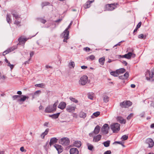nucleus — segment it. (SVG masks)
Returning <instances> with one entry per match:
<instances>
[{
	"instance_id": "2",
	"label": "nucleus",
	"mask_w": 154,
	"mask_h": 154,
	"mask_svg": "<svg viewBox=\"0 0 154 154\" xmlns=\"http://www.w3.org/2000/svg\"><path fill=\"white\" fill-rule=\"evenodd\" d=\"M146 79L149 81H153L154 79V69L148 70L145 74Z\"/></svg>"
},
{
	"instance_id": "20",
	"label": "nucleus",
	"mask_w": 154,
	"mask_h": 154,
	"mask_svg": "<svg viewBox=\"0 0 154 154\" xmlns=\"http://www.w3.org/2000/svg\"><path fill=\"white\" fill-rule=\"evenodd\" d=\"M73 145L74 146L79 148L81 146L82 143L80 141L76 140L74 142Z\"/></svg>"
},
{
	"instance_id": "30",
	"label": "nucleus",
	"mask_w": 154,
	"mask_h": 154,
	"mask_svg": "<svg viewBox=\"0 0 154 154\" xmlns=\"http://www.w3.org/2000/svg\"><path fill=\"white\" fill-rule=\"evenodd\" d=\"M18 41L20 42L24 43L27 41V39L25 38L20 37L18 39Z\"/></svg>"
},
{
	"instance_id": "50",
	"label": "nucleus",
	"mask_w": 154,
	"mask_h": 154,
	"mask_svg": "<svg viewBox=\"0 0 154 154\" xmlns=\"http://www.w3.org/2000/svg\"><path fill=\"white\" fill-rule=\"evenodd\" d=\"M141 22H139L136 28H137V29H138L139 28H140V27L141 26Z\"/></svg>"
},
{
	"instance_id": "24",
	"label": "nucleus",
	"mask_w": 154,
	"mask_h": 154,
	"mask_svg": "<svg viewBox=\"0 0 154 154\" xmlns=\"http://www.w3.org/2000/svg\"><path fill=\"white\" fill-rule=\"evenodd\" d=\"M117 119L118 120L121 124H125L126 123L125 120L123 119L121 117H119Z\"/></svg>"
},
{
	"instance_id": "1",
	"label": "nucleus",
	"mask_w": 154,
	"mask_h": 154,
	"mask_svg": "<svg viewBox=\"0 0 154 154\" xmlns=\"http://www.w3.org/2000/svg\"><path fill=\"white\" fill-rule=\"evenodd\" d=\"M12 98L13 100L17 99V102L19 104H21L23 102H24L26 99H28L29 97L26 95H14L12 97Z\"/></svg>"
},
{
	"instance_id": "45",
	"label": "nucleus",
	"mask_w": 154,
	"mask_h": 154,
	"mask_svg": "<svg viewBox=\"0 0 154 154\" xmlns=\"http://www.w3.org/2000/svg\"><path fill=\"white\" fill-rule=\"evenodd\" d=\"M100 112H99V111L96 112H94L93 114V115L96 117H97L99 115H100Z\"/></svg>"
},
{
	"instance_id": "57",
	"label": "nucleus",
	"mask_w": 154,
	"mask_h": 154,
	"mask_svg": "<svg viewBox=\"0 0 154 154\" xmlns=\"http://www.w3.org/2000/svg\"><path fill=\"white\" fill-rule=\"evenodd\" d=\"M34 54V52L33 51H32L30 53V59H31V58L32 57V56Z\"/></svg>"
},
{
	"instance_id": "63",
	"label": "nucleus",
	"mask_w": 154,
	"mask_h": 154,
	"mask_svg": "<svg viewBox=\"0 0 154 154\" xmlns=\"http://www.w3.org/2000/svg\"><path fill=\"white\" fill-rule=\"evenodd\" d=\"M30 60H31V59H30V58L28 60L26 61L25 62V63H24L25 64H26L29 63V62L30 61Z\"/></svg>"
},
{
	"instance_id": "27",
	"label": "nucleus",
	"mask_w": 154,
	"mask_h": 154,
	"mask_svg": "<svg viewBox=\"0 0 154 154\" xmlns=\"http://www.w3.org/2000/svg\"><path fill=\"white\" fill-rule=\"evenodd\" d=\"M49 130V129H47L45 131L41 134V136L42 139L44 138L45 136L48 134Z\"/></svg>"
},
{
	"instance_id": "47",
	"label": "nucleus",
	"mask_w": 154,
	"mask_h": 154,
	"mask_svg": "<svg viewBox=\"0 0 154 154\" xmlns=\"http://www.w3.org/2000/svg\"><path fill=\"white\" fill-rule=\"evenodd\" d=\"M41 93V91L38 90L35 91L34 93V95H39Z\"/></svg>"
},
{
	"instance_id": "18",
	"label": "nucleus",
	"mask_w": 154,
	"mask_h": 154,
	"mask_svg": "<svg viewBox=\"0 0 154 154\" xmlns=\"http://www.w3.org/2000/svg\"><path fill=\"white\" fill-rule=\"evenodd\" d=\"M101 135L100 134L94 136L93 137V142H98L101 139Z\"/></svg>"
},
{
	"instance_id": "60",
	"label": "nucleus",
	"mask_w": 154,
	"mask_h": 154,
	"mask_svg": "<svg viewBox=\"0 0 154 154\" xmlns=\"http://www.w3.org/2000/svg\"><path fill=\"white\" fill-rule=\"evenodd\" d=\"M88 97L89 99L91 100H93V97L91 95H88Z\"/></svg>"
},
{
	"instance_id": "36",
	"label": "nucleus",
	"mask_w": 154,
	"mask_h": 154,
	"mask_svg": "<svg viewBox=\"0 0 154 154\" xmlns=\"http://www.w3.org/2000/svg\"><path fill=\"white\" fill-rule=\"evenodd\" d=\"M146 37V36L145 35L144 36L143 34H140L138 36V38H139L145 39Z\"/></svg>"
},
{
	"instance_id": "41",
	"label": "nucleus",
	"mask_w": 154,
	"mask_h": 154,
	"mask_svg": "<svg viewBox=\"0 0 154 154\" xmlns=\"http://www.w3.org/2000/svg\"><path fill=\"white\" fill-rule=\"evenodd\" d=\"M69 99L71 100L75 103H76L78 102V101L76 99H75L73 97H70Z\"/></svg>"
},
{
	"instance_id": "56",
	"label": "nucleus",
	"mask_w": 154,
	"mask_h": 154,
	"mask_svg": "<svg viewBox=\"0 0 154 154\" xmlns=\"http://www.w3.org/2000/svg\"><path fill=\"white\" fill-rule=\"evenodd\" d=\"M133 114L132 113L130 114L127 117V119H129L131 118V117L133 116Z\"/></svg>"
},
{
	"instance_id": "12",
	"label": "nucleus",
	"mask_w": 154,
	"mask_h": 154,
	"mask_svg": "<svg viewBox=\"0 0 154 154\" xmlns=\"http://www.w3.org/2000/svg\"><path fill=\"white\" fill-rule=\"evenodd\" d=\"M69 34L68 32L67 33H64V32L61 35L62 36V37L64 38L63 40V42H67V40L69 39Z\"/></svg>"
},
{
	"instance_id": "26",
	"label": "nucleus",
	"mask_w": 154,
	"mask_h": 154,
	"mask_svg": "<svg viewBox=\"0 0 154 154\" xmlns=\"http://www.w3.org/2000/svg\"><path fill=\"white\" fill-rule=\"evenodd\" d=\"M110 74L115 77H117L119 75V74L118 72V71L117 70L116 71H112L110 73Z\"/></svg>"
},
{
	"instance_id": "6",
	"label": "nucleus",
	"mask_w": 154,
	"mask_h": 154,
	"mask_svg": "<svg viewBox=\"0 0 154 154\" xmlns=\"http://www.w3.org/2000/svg\"><path fill=\"white\" fill-rule=\"evenodd\" d=\"M109 127L107 124H105L101 128V131L103 134H106L109 132Z\"/></svg>"
},
{
	"instance_id": "44",
	"label": "nucleus",
	"mask_w": 154,
	"mask_h": 154,
	"mask_svg": "<svg viewBox=\"0 0 154 154\" xmlns=\"http://www.w3.org/2000/svg\"><path fill=\"white\" fill-rule=\"evenodd\" d=\"M39 20L41 22L44 24L46 22V20H45L41 18H39Z\"/></svg>"
},
{
	"instance_id": "22",
	"label": "nucleus",
	"mask_w": 154,
	"mask_h": 154,
	"mask_svg": "<svg viewBox=\"0 0 154 154\" xmlns=\"http://www.w3.org/2000/svg\"><path fill=\"white\" fill-rule=\"evenodd\" d=\"M6 21L8 23L10 24L12 22L11 15L10 14H8L6 15Z\"/></svg>"
},
{
	"instance_id": "3",
	"label": "nucleus",
	"mask_w": 154,
	"mask_h": 154,
	"mask_svg": "<svg viewBox=\"0 0 154 154\" xmlns=\"http://www.w3.org/2000/svg\"><path fill=\"white\" fill-rule=\"evenodd\" d=\"M113 133H117L120 130V125L118 123H115L110 126Z\"/></svg>"
},
{
	"instance_id": "23",
	"label": "nucleus",
	"mask_w": 154,
	"mask_h": 154,
	"mask_svg": "<svg viewBox=\"0 0 154 154\" xmlns=\"http://www.w3.org/2000/svg\"><path fill=\"white\" fill-rule=\"evenodd\" d=\"M60 114V113L58 112L56 114H54L51 115H49V117H51L53 119H56L58 117Z\"/></svg>"
},
{
	"instance_id": "5",
	"label": "nucleus",
	"mask_w": 154,
	"mask_h": 154,
	"mask_svg": "<svg viewBox=\"0 0 154 154\" xmlns=\"http://www.w3.org/2000/svg\"><path fill=\"white\" fill-rule=\"evenodd\" d=\"M132 104V103L129 101H124L120 103V105L122 108H128Z\"/></svg>"
},
{
	"instance_id": "46",
	"label": "nucleus",
	"mask_w": 154,
	"mask_h": 154,
	"mask_svg": "<svg viewBox=\"0 0 154 154\" xmlns=\"http://www.w3.org/2000/svg\"><path fill=\"white\" fill-rule=\"evenodd\" d=\"M50 4V3L49 2H44L42 3V6L43 7L44 6L48 5Z\"/></svg>"
},
{
	"instance_id": "21",
	"label": "nucleus",
	"mask_w": 154,
	"mask_h": 154,
	"mask_svg": "<svg viewBox=\"0 0 154 154\" xmlns=\"http://www.w3.org/2000/svg\"><path fill=\"white\" fill-rule=\"evenodd\" d=\"M100 127L98 125H97L93 131V133H94L95 134H98L100 132Z\"/></svg>"
},
{
	"instance_id": "40",
	"label": "nucleus",
	"mask_w": 154,
	"mask_h": 154,
	"mask_svg": "<svg viewBox=\"0 0 154 154\" xmlns=\"http://www.w3.org/2000/svg\"><path fill=\"white\" fill-rule=\"evenodd\" d=\"M129 76V73L128 72H126L123 75V76L124 77L125 79H127Z\"/></svg>"
},
{
	"instance_id": "10",
	"label": "nucleus",
	"mask_w": 154,
	"mask_h": 154,
	"mask_svg": "<svg viewBox=\"0 0 154 154\" xmlns=\"http://www.w3.org/2000/svg\"><path fill=\"white\" fill-rule=\"evenodd\" d=\"M54 146L57 150L58 154L60 153L63 151V148L61 145L58 144H55L54 145Z\"/></svg>"
},
{
	"instance_id": "17",
	"label": "nucleus",
	"mask_w": 154,
	"mask_h": 154,
	"mask_svg": "<svg viewBox=\"0 0 154 154\" xmlns=\"http://www.w3.org/2000/svg\"><path fill=\"white\" fill-rule=\"evenodd\" d=\"M16 49L15 48L11 47L5 51H4L3 53V56L7 54L11 51H14L15 49Z\"/></svg>"
},
{
	"instance_id": "53",
	"label": "nucleus",
	"mask_w": 154,
	"mask_h": 154,
	"mask_svg": "<svg viewBox=\"0 0 154 154\" xmlns=\"http://www.w3.org/2000/svg\"><path fill=\"white\" fill-rule=\"evenodd\" d=\"M124 41H121L120 42H119V43H118L117 44L115 45L114 47H113V48H114L115 47H116L117 46H120V43L122 42H124Z\"/></svg>"
},
{
	"instance_id": "16",
	"label": "nucleus",
	"mask_w": 154,
	"mask_h": 154,
	"mask_svg": "<svg viewBox=\"0 0 154 154\" xmlns=\"http://www.w3.org/2000/svg\"><path fill=\"white\" fill-rule=\"evenodd\" d=\"M58 139L56 137H53L50 139L49 142V145L50 146L53 144L56 143H57Z\"/></svg>"
},
{
	"instance_id": "15",
	"label": "nucleus",
	"mask_w": 154,
	"mask_h": 154,
	"mask_svg": "<svg viewBox=\"0 0 154 154\" xmlns=\"http://www.w3.org/2000/svg\"><path fill=\"white\" fill-rule=\"evenodd\" d=\"M70 154H79L78 149L75 148H73L70 149L69 150Z\"/></svg>"
},
{
	"instance_id": "29",
	"label": "nucleus",
	"mask_w": 154,
	"mask_h": 154,
	"mask_svg": "<svg viewBox=\"0 0 154 154\" xmlns=\"http://www.w3.org/2000/svg\"><path fill=\"white\" fill-rule=\"evenodd\" d=\"M79 116L81 118L84 119L86 116V114L83 112H81L79 114Z\"/></svg>"
},
{
	"instance_id": "58",
	"label": "nucleus",
	"mask_w": 154,
	"mask_h": 154,
	"mask_svg": "<svg viewBox=\"0 0 154 154\" xmlns=\"http://www.w3.org/2000/svg\"><path fill=\"white\" fill-rule=\"evenodd\" d=\"M123 64H124L125 66H126L127 64V62L123 60L122 61H121Z\"/></svg>"
},
{
	"instance_id": "32",
	"label": "nucleus",
	"mask_w": 154,
	"mask_h": 154,
	"mask_svg": "<svg viewBox=\"0 0 154 154\" xmlns=\"http://www.w3.org/2000/svg\"><path fill=\"white\" fill-rule=\"evenodd\" d=\"M110 143V141L109 140H107L104 142L103 143L104 146L106 147H108L109 146Z\"/></svg>"
},
{
	"instance_id": "49",
	"label": "nucleus",
	"mask_w": 154,
	"mask_h": 154,
	"mask_svg": "<svg viewBox=\"0 0 154 154\" xmlns=\"http://www.w3.org/2000/svg\"><path fill=\"white\" fill-rule=\"evenodd\" d=\"M115 143H118V144H121V145H122L124 147L125 146L123 144V143L121 141H116L115 142Z\"/></svg>"
},
{
	"instance_id": "61",
	"label": "nucleus",
	"mask_w": 154,
	"mask_h": 154,
	"mask_svg": "<svg viewBox=\"0 0 154 154\" xmlns=\"http://www.w3.org/2000/svg\"><path fill=\"white\" fill-rule=\"evenodd\" d=\"M17 94L19 95H22V92L21 91H17Z\"/></svg>"
},
{
	"instance_id": "54",
	"label": "nucleus",
	"mask_w": 154,
	"mask_h": 154,
	"mask_svg": "<svg viewBox=\"0 0 154 154\" xmlns=\"http://www.w3.org/2000/svg\"><path fill=\"white\" fill-rule=\"evenodd\" d=\"M94 56L93 55H91L89 56L90 59L92 60H94Z\"/></svg>"
},
{
	"instance_id": "64",
	"label": "nucleus",
	"mask_w": 154,
	"mask_h": 154,
	"mask_svg": "<svg viewBox=\"0 0 154 154\" xmlns=\"http://www.w3.org/2000/svg\"><path fill=\"white\" fill-rule=\"evenodd\" d=\"M119 78L120 79H124V77L123 76V75H121L119 76Z\"/></svg>"
},
{
	"instance_id": "55",
	"label": "nucleus",
	"mask_w": 154,
	"mask_h": 154,
	"mask_svg": "<svg viewBox=\"0 0 154 154\" xmlns=\"http://www.w3.org/2000/svg\"><path fill=\"white\" fill-rule=\"evenodd\" d=\"M52 106L53 107V108L54 109V110L55 111L56 110V106H57V104H56V103H54L53 106L52 105Z\"/></svg>"
},
{
	"instance_id": "62",
	"label": "nucleus",
	"mask_w": 154,
	"mask_h": 154,
	"mask_svg": "<svg viewBox=\"0 0 154 154\" xmlns=\"http://www.w3.org/2000/svg\"><path fill=\"white\" fill-rule=\"evenodd\" d=\"M81 68L82 69H85L87 68V66H81Z\"/></svg>"
},
{
	"instance_id": "8",
	"label": "nucleus",
	"mask_w": 154,
	"mask_h": 154,
	"mask_svg": "<svg viewBox=\"0 0 154 154\" xmlns=\"http://www.w3.org/2000/svg\"><path fill=\"white\" fill-rule=\"evenodd\" d=\"M133 54L131 52H129L128 53L125 54L123 55H117L118 58H125L127 59H130L131 58V56Z\"/></svg>"
},
{
	"instance_id": "42",
	"label": "nucleus",
	"mask_w": 154,
	"mask_h": 154,
	"mask_svg": "<svg viewBox=\"0 0 154 154\" xmlns=\"http://www.w3.org/2000/svg\"><path fill=\"white\" fill-rule=\"evenodd\" d=\"M7 63H8V66L10 67L11 69L12 70L13 68L14 65L13 64H11L10 62L9 61Z\"/></svg>"
},
{
	"instance_id": "25",
	"label": "nucleus",
	"mask_w": 154,
	"mask_h": 154,
	"mask_svg": "<svg viewBox=\"0 0 154 154\" xmlns=\"http://www.w3.org/2000/svg\"><path fill=\"white\" fill-rule=\"evenodd\" d=\"M105 57H104L100 58L99 60V63L101 65H103L105 62Z\"/></svg>"
},
{
	"instance_id": "14",
	"label": "nucleus",
	"mask_w": 154,
	"mask_h": 154,
	"mask_svg": "<svg viewBox=\"0 0 154 154\" xmlns=\"http://www.w3.org/2000/svg\"><path fill=\"white\" fill-rule=\"evenodd\" d=\"M55 111L53 108L52 105H49L45 109V112H46L50 113L53 111Z\"/></svg>"
},
{
	"instance_id": "7",
	"label": "nucleus",
	"mask_w": 154,
	"mask_h": 154,
	"mask_svg": "<svg viewBox=\"0 0 154 154\" xmlns=\"http://www.w3.org/2000/svg\"><path fill=\"white\" fill-rule=\"evenodd\" d=\"M60 143L62 145L67 146L69 144V140L67 137L63 138L60 140Z\"/></svg>"
},
{
	"instance_id": "43",
	"label": "nucleus",
	"mask_w": 154,
	"mask_h": 154,
	"mask_svg": "<svg viewBox=\"0 0 154 154\" xmlns=\"http://www.w3.org/2000/svg\"><path fill=\"white\" fill-rule=\"evenodd\" d=\"M69 65L70 66H71L73 68H74L75 66V63L74 62L71 61L69 63Z\"/></svg>"
},
{
	"instance_id": "51",
	"label": "nucleus",
	"mask_w": 154,
	"mask_h": 154,
	"mask_svg": "<svg viewBox=\"0 0 154 154\" xmlns=\"http://www.w3.org/2000/svg\"><path fill=\"white\" fill-rule=\"evenodd\" d=\"M90 50V48L88 47L84 48V50L86 51H89Z\"/></svg>"
},
{
	"instance_id": "48",
	"label": "nucleus",
	"mask_w": 154,
	"mask_h": 154,
	"mask_svg": "<svg viewBox=\"0 0 154 154\" xmlns=\"http://www.w3.org/2000/svg\"><path fill=\"white\" fill-rule=\"evenodd\" d=\"M20 22L17 20H15L14 22V24L17 26H20Z\"/></svg>"
},
{
	"instance_id": "9",
	"label": "nucleus",
	"mask_w": 154,
	"mask_h": 154,
	"mask_svg": "<svg viewBox=\"0 0 154 154\" xmlns=\"http://www.w3.org/2000/svg\"><path fill=\"white\" fill-rule=\"evenodd\" d=\"M118 5L117 3H114L108 4V10L109 11H113L116 8V6Z\"/></svg>"
},
{
	"instance_id": "33",
	"label": "nucleus",
	"mask_w": 154,
	"mask_h": 154,
	"mask_svg": "<svg viewBox=\"0 0 154 154\" xmlns=\"http://www.w3.org/2000/svg\"><path fill=\"white\" fill-rule=\"evenodd\" d=\"M72 21H71V23H70L69 24V25L68 26L67 28H66L65 29V30L63 32H64V33H66V32L67 33L68 32H69H69L68 30V29L69 28H70V26L72 25Z\"/></svg>"
},
{
	"instance_id": "52",
	"label": "nucleus",
	"mask_w": 154,
	"mask_h": 154,
	"mask_svg": "<svg viewBox=\"0 0 154 154\" xmlns=\"http://www.w3.org/2000/svg\"><path fill=\"white\" fill-rule=\"evenodd\" d=\"M111 153L110 150H107L103 154H110Z\"/></svg>"
},
{
	"instance_id": "34",
	"label": "nucleus",
	"mask_w": 154,
	"mask_h": 154,
	"mask_svg": "<svg viewBox=\"0 0 154 154\" xmlns=\"http://www.w3.org/2000/svg\"><path fill=\"white\" fill-rule=\"evenodd\" d=\"M35 86L37 87L43 88L45 86V84L43 83L36 84L35 85Z\"/></svg>"
},
{
	"instance_id": "11",
	"label": "nucleus",
	"mask_w": 154,
	"mask_h": 154,
	"mask_svg": "<svg viewBox=\"0 0 154 154\" xmlns=\"http://www.w3.org/2000/svg\"><path fill=\"white\" fill-rule=\"evenodd\" d=\"M76 108L75 106H72L71 105H68L66 107V110L69 112H74Z\"/></svg>"
},
{
	"instance_id": "28",
	"label": "nucleus",
	"mask_w": 154,
	"mask_h": 154,
	"mask_svg": "<svg viewBox=\"0 0 154 154\" xmlns=\"http://www.w3.org/2000/svg\"><path fill=\"white\" fill-rule=\"evenodd\" d=\"M91 3L90 1H88L85 3V4L84 5V7L85 8H87L90 7V5Z\"/></svg>"
},
{
	"instance_id": "31",
	"label": "nucleus",
	"mask_w": 154,
	"mask_h": 154,
	"mask_svg": "<svg viewBox=\"0 0 154 154\" xmlns=\"http://www.w3.org/2000/svg\"><path fill=\"white\" fill-rule=\"evenodd\" d=\"M117 70L119 75L120 73H123L125 71V69L123 68H121L119 69H117Z\"/></svg>"
},
{
	"instance_id": "59",
	"label": "nucleus",
	"mask_w": 154,
	"mask_h": 154,
	"mask_svg": "<svg viewBox=\"0 0 154 154\" xmlns=\"http://www.w3.org/2000/svg\"><path fill=\"white\" fill-rule=\"evenodd\" d=\"M49 125V122H45L44 124V126H46L47 127H48V125Z\"/></svg>"
},
{
	"instance_id": "37",
	"label": "nucleus",
	"mask_w": 154,
	"mask_h": 154,
	"mask_svg": "<svg viewBox=\"0 0 154 154\" xmlns=\"http://www.w3.org/2000/svg\"><path fill=\"white\" fill-rule=\"evenodd\" d=\"M88 149L90 150H92L93 148V146L92 145L89 143L87 144Z\"/></svg>"
},
{
	"instance_id": "39",
	"label": "nucleus",
	"mask_w": 154,
	"mask_h": 154,
	"mask_svg": "<svg viewBox=\"0 0 154 154\" xmlns=\"http://www.w3.org/2000/svg\"><path fill=\"white\" fill-rule=\"evenodd\" d=\"M103 101L106 103L107 102L109 101V97L107 96H105L103 97Z\"/></svg>"
},
{
	"instance_id": "19",
	"label": "nucleus",
	"mask_w": 154,
	"mask_h": 154,
	"mask_svg": "<svg viewBox=\"0 0 154 154\" xmlns=\"http://www.w3.org/2000/svg\"><path fill=\"white\" fill-rule=\"evenodd\" d=\"M66 105L65 103L62 102L59 103L58 107L60 109H63L65 108Z\"/></svg>"
},
{
	"instance_id": "13",
	"label": "nucleus",
	"mask_w": 154,
	"mask_h": 154,
	"mask_svg": "<svg viewBox=\"0 0 154 154\" xmlns=\"http://www.w3.org/2000/svg\"><path fill=\"white\" fill-rule=\"evenodd\" d=\"M146 142L149 144V147H152L154 145V142L151 138H148L146 140Z\"/></svg>"
},
{
	"instance_id": "4",
	"label": "nucleus",
	"mask_w": 154,
	"mask_h": 154,
	"mask_svg": "<svg viewBox=\"0 0 154 154\" xmlns=\"http://www.w3.org/2000/svg\"><path fill=\"white\" fill-rule=\"evenodd\" d=\"M88 81V77L86 75H84L81 77L80 80H79V83L80 85H86Z\"/></svg>"
},
{
	"instance_id": "35",
	"label": "nucleus",
	"mask_w": 154,
	"mask_h": 154,
	"mask_svg": "<svg viewBox=\"0 0 154 154\" xmlns=\"http://www.w3.org/2000/svg\"><path fill=\"white\" fill-rule=\"evenodd\" d=\"M12 14L13 15V17H15V19H17L20 17V16L16 13H15L12 12Z\"/></svg>"
},
{
	"instance_id": "38",
	"label": "nucleus",
	"mask_w": 154,
	"mask_h": 154,
	"mask_svg": "<svg viewBox=\"0 0 154 154\" xmlns=\"http://www.w3.org/2000/svg\"><path fill=\"white\" fill-rule=\"evenodd\" d=\"M128 138V135H125L122 136L121 139L123 140H127Z\"/></svg>"
}]
</instances>
